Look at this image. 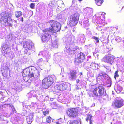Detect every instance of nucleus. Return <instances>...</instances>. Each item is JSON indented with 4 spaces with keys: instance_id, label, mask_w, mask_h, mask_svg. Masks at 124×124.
<instances>
[{
    "instance_id": "38",
    "label": "nucleus",
    "mask_w": 124,
    "mask_h": 124,
    "mask_svg": "<svg viewBox=\"0 0 124 124\" xmlns=\"http://www.w3.org/2000/svg\"><path fill=\"white\" fill-rule=\"evenodd\" d=\"M115 91L117 90L119 91V92H121L122 90V88L121 86L117 85L116 86V88H115Z\"/></svg>"
},
{
    "instance_id": "18",
    "label": "nucleus",
    "mask_w": 124,
    "mask_h": 124,
    "mask_svg": "<svg viewBox=\"0 0 124 124\" xmlns=\"http://www.w3.org/2000/svg\"><path fill=\"white\" fill-rule=\"evenodd\" d=\"M42 54L46 59L45 62H47L48 60L50 58V56L48 51H44L43 52H40L39 54V55Z\"/></svg>"
},
{
    "instance_id": "35",
    "label": "nucleus",
    "mask_w": 124,
    "mask_h": 124,
    "mask_svg": "<svg viewBox=\"0 0 124 124\" xmlns=\"http://www.w3.org/2000/svg\"><path fill=\"white\" fill-rule=\"evenodd\" d=\"M69 124H81V122L79 121H70Z\"/></svg>"
},
{
    "instance_id": "23",
    "label": "nucleus",
    "mask_w": 124,
    "mask_h": 124,
    "mask_svg": "<svg viewBox=\"0 0 124 124\" xmlns=\"http://www.w3.org/2000/svg\"><path fill=\"white\" fill-rule=\"evenodd\" d=\"M34 113L31 112L30 113L26 118L27 123L29 124H31L33 121V118L34 116Z\"/></svg>"
},
{
    "instance_id": "64",
    "label": "nucleus",
    "mask_w": 124,
    "mask_h": 124,
    "mask_svg": "<svg viewBox=\"0 0 124 124\" xmlns=\"http://www.w3.org/2000/svg\"><path fill=\"white\" fill-rule=\"evenodd\" d=\"M73 32H74V31H75V30H73V31H72Z\"/></svg>"
},
{
    "instance_id": "19",
    "label": "nucleus",
    "mask_w": 124,
    "mask_h": 124,
    "mask_svg": "<svg viewBox=\"0 0 124 124\" xmlns=\"http://www.w3.org/2000/svg\"><path fill=\"white\" fill-rule=\"evenodd\" d=\"M77 72L76 70H71L69 74V78L71 80H75L77 78Z\"/></svg>"
},
{
    "instance_id": "55",
    "label": "nucleus",
    "mask_w": 124,
    "mask_h": 124,
    "mask_svg": "<svg viewBox=\"0 0 124 124\" xmlns=\"http://www.w3.org/2000/svg\"><path fill=\"white\" fill-rule=\"evenodd\" d=\"M123 41L124 44V37L123 38Z\"/></svg>"
},
{
    "instance_id": "33",
    "label": "nucleus",
    "mask_w": 124,
    "mask_h": 124,
    "mask_svg": "<svg viewBox=\"0 0 124 124\" xmlns=\"http://www.w3.org/2000/svg\"><path fill=\"white\" fill-rule=\"evenodd\" d=\"M92 117V116L91 114L87 115V117L86 119V121H88V120H89L90 124H92V120H91Z\"/></svg>"
},
{
    "instance_id": "31",
    "label": "nucleus",
    "mask_w": 124,
    "mask_h": 124,
    "mask_svg": "<svg viewBox=\"0 0 124 124\" xmlns=\"http://www.w3.org/2000/svg\"><path fill=\"white\" fill-rule=\"evenodd\" d=\"M58 18L60 19V20L62 21H65L66 19V18L65 16H62L61 15H58V16H57Z\"/></svg>"
},
{
    "instance_id": "29",
    "label": "nucleus",
    "mask_w": 124,
    "mask_h": 124,
    "mask_svg": "<svg viewBox=\"0 0 124 124\" xmlns=\"http://www.w3.org/2000/svg\"><path fill=\"white\" fill-rule=\"evenodd\" d=\"M44 62H46L45 61L43 60L42 58H41L38 59L36 61V63L39 66H42Z\"/></svg>"
},
{
    "instance_id": "11",
    "label": "nucleus",
    "mask_w": 124,
    "mask_h": 124,
    "mask_svg": "<svg viewBox=\"0 0 124 124\" xmlns=\"http://www.w3.org/2000/svg\"><path fill=\"white\" fill-rule=\"evenodd\" d=\"M124 105V101L122 99L117 98L113 103L112 106L118 108H121Z\"/></svg>"
},
{
    "instance_id": "59",
    "label": "nucleus",
    "mask_w": 124,
    "mask_h": 124,
    "mask_svg": "<svg viewBox=\"0 0 124 124\" xmlns=\"http://www.w3.org/2000/svg\"><path fill=\"white\" fill-rule=\"evenodd\" d=\"M89 34H91V31H89Z\"/></svg>"
},
{
    "instance_id": "20",
    "label": "nucleus",
    "mask_w": 124,
    "mask_h": 124,
    "mask_svg": "<svg viewBox=\"0 0 124 124\" xmlns=\"http://www.w3.org/2000/svg\"><path fill=\"white\" fill-rule=\"evenodd\" d=\"M98 92L101 96H104L106 93L105 89L103 86L100 85L98 86Z\"/></svg>"
},
{
    "instance_id": "54",
    "label": "nucleus",
    "mask_w": 124,
    "mask_h": 124,
    "mask_svg": "<svg viewBox=\"0 0 124 124\" xmlns=\"http://www.w3.org/2000/svg\"><path fill=\"white\" fill-rule=\"evenodd\" d=\"M115 29L116 30H117L118 29V26H117L115 27Z\"/></svg>"
},
{
    "instance_id": "57",
    "label": "nucleus",
    "mask_w": 124,
    "mask_h": 124,
    "mask_svg": "<svg viewBox=\"0 0 124 124\" xmlns=\"http://www.w3.org/2000/svg\"><path fill=\"white\" fill-rule=\"evenodd\" d=\"M22 41H21L20 42H19V44H21L22 43Z\"/></svg>"
},
{
    "instance_id": "5",
    "label": "nucleus",
    "mask_w": 124,
    "mask_h": 124,
    "mask_svg": "<svg viewBox=\"0 0 124 124\" xmlns=\"http://www.w3.org/2000/svg\"><path fill=\"white\" fill-rule=\"evenodd\" d=\"M102 13L100 12L96 15L95 17H94L93 18V21L94 23L100 24V25H98V27L97 28L99 30H100L99 29L104 25V23L105 17L102 15Z\"/></svg>"
},
{
    "instance_id": "60",
    "label": "nucleus",
    "mask_w": 124,
    "mask_h": 124,
    "mask_svg": "<svg viewBox=\"0 0 124 124\" xmlns=\"http://www.w3.org/2000/svg\"><path fill=\"white\" fill-rule=\"evenodd\" d=\"M90 70L89 69V68H87V71H89V70Z\"/></svg>"
},
{
    "instance_id": "53",
    "label": "nucleus",
    "mask_w": 124,
    "mask_h": 124,
    "mask_svg": "<svg viewBox=\"0 0 124 124\" xmlns=\"http://www.w3.org/2000/svg\"><path fill=\"white\" fill-rule=\"evenodd\" d=\"M84 108H85V109H86V112H87V110H87V108L86 107H84Z\"/></svg>"
},
{
    "instance_id": "3",
    "label": "nucleus",
    "mask_w": 124,
    "mask_h": 124,
    "mask_svg": "<svg viewBox=\"0 0 124 124\" xmlns=\"http://www.w3.org/2000/svg\"><path fill=\"white\" fill-rule=\"evenodd\" d=\"M0 21L2 25L12 27L13 22L8 13L6 12L1 13L0 15Z\"/></svg>"
},
{
    "instance_id": "24",
    "label": "nucleus",
    "mask_w": 124,
    "mask_h": 124,
    "mask_svg": "<svg viewBox=\"0 0 124 124\" xmlns=\"http://www.w3.org/2000/svg\"><path fill=\"white\" fill-rule=\"evenodd\" d=\"M97 90V88H95L94 90L92 92V93L90 94L89 96L90 97H94V99H98V93L96 92V91Z\"/></svg>"
},
{
    "instance_id": "4",
    "label": "nucleus",
    "mask_w": 124,
    "mask_h": 124,
    "mask_svg": "<svg viewBox=\"0 0 124 124\" xmlns=\"http://www.w3.org/2000/svg\"><path fill=\"white\" fill-rule=\"evenodd\" d=\"M97 79L98 80H101L104 83L102 85H105L107 87H109L111 86V83L109 79V76L105 73L103 71L101 72L98 74Z\"/></svg>"
},
{
    "instance_id": "52",
    "label": "nucleus",
    "mask_w": 124,
    "mask_h": 124,
    "mask_svg": "<svg viewBox=\"0 0 124 124\" xmlns=\"http://www.w3.org/2000/svg\"><path fill=\"white\" fill-rule=\"evenodd\" d=\"M21 20L22 21V22H23V17H22L21 18Z\"/></svg>"
},
{
    "instance_id": "26",
    "label": "nucleus",
    "mask_w": 124,
    "mask_h": 124,
    "mask_svg": "<svg viewBox=\"0 0 124 124\" xmlns=\"http://www.w3.org/2000/svg\"><path fill=\"white\" fill-rule=\"evenodd\" d=\"M89 25L90 24L89 23L88 18L85 17L83 21V27L86 29H88V28H86L88 27Z\"/></svg>"
},
{
    "instance_id": "16",
    "label": "nucleus",
    "mask_w": 124,
    "mask_h": 124,
    "mask_svg": "<svg viewBox=\"0 0 124 124\" xmlns=\"http://www.w3.org/2000/svg\"><path fill=\"white\" fill-rule=\"evenodd\" d=\"M66 85L65 83H63L59 85H57L54 87L55 92L56 93L59 92H60L65 90L66 89Z\"/></svg>"
},
{
    "instance_id": "37",
    "label": "nucleus",
    "mask_w": 124,
    "mask_h": 124,
    "mask_svg": "<svg viewBox=\"0 0 124 124\" xmlns=\"http://www.w3.org/2000/svg\"><path fill=\"white\" fill-rule=\"evenodd\" d=\"M115 40L116 41L117 43H119L122 40V38L118 36H117L115 38Z\"/></svg>"
},
{
    "instance_id": "36",
    "label": "nucleus",
    "mask_w": 124,
    "mask_h": 124,
    "mask_svg": "<svg viewBox=\"0 0 124 124\" xmlns=\"http://www.w3.org/2000/svg\"><path fill=\"white\" fill-rule=\"evenodd\" d=\"M96 4L98 6H101L103 2V0H95Z\"/></svg>"
},
{
    "instance_id": "40",
    "label": "nucleus",
    "mask_w": 124,
    "mask_h": 124,
    "mask_svg": "<svg viewBox=\"0 0 124 124\" xmlns=\"http://www.w3.org/2000/svg\"><path fill=\"white\" fill-rule=\"evenodd\" d=\"M62 121H63V120L61 118H60L57 120L56 121V123L58 124H61V123L62 122Z\"/></svg>"
},
{
    "instance_id": "21",
    "label": "nucleus",
    "mask_w": 124,
    "mask_h": 124,
    "mask_svg": "<svg viewBox=\"0 0 124 124\" xmlns=\"http://www.w3.org/2000/svg\"><path fill=\"white\" fill-rule=\"evenodd\" d=\"M31 93L33 97H36L37 100H39L41 96V95L39 93L38 91H35L32 90L31 91Z\"/></svg>"
},
{
    "instance_id": "27",
    "label": "nucleus",
    "mask_w": 124,
    "mask_h": 124,
    "mask_svg": "<svg viewBox=\"0 0 124 124\" xmlns=\"http://www.w3.org/2000/svg\"><path fill=\"white\" fill-rule=\"evenodd\" d=\"M98 64L95 62H92L90 66V68L93 70H96L98 69Z\"/></svg>"
},
{
    "instance_id": "8",
    "label": "nucleus",
    "mask_w": 124,
    "mask_h": 124,
    "mask_svg": "<svg viewBox=\"0 0 124 124\" xmlns=\"http://www.w3.org/2000/svg\"><path fill=\"white\" fill-rule=\"evenodd\" d=\"M79 14L77 12L72 14L69 19L68 25L72 27L76 25L79 20Z\"/></svg>"
},
{
    "instance_id": "10",
    "label": "nucleus",
    "mask_w": 124,
    "mask_h": 124,
    "mask_svg": "<svg viewBox=\"0 0 124 124\" xmlns=\"http://www.w3.org/2000/svg\"><path fill=\"white\" fill-rule=\"evenodd\" d=\"M115 57L111 54H108L105 55L102 59V61L112 64L114 62Z\"/></svg>"
},
{
    "instance_id": "43",
    "label": "nucleus",
    "mask_w": 124,
    "mask_h": 124,
    "mask_svg": "<svg viewBox=\"0 0 124 124\" xmlns=\"http://www.w3.org/2000/svg\"><path fill=\"white\" fill-rule=\"evenodd\" d=\"M4 93L5 94H6L7 93V92L6 90H3L0 91V94L2 95H4Z\"/></svg>"
},
{
    "instance_id": "6",
    "label": "nucleus",
    "mask_w": 124,
    "mask_h": 124,
    "mask_svg": "<svg viewBox=\"0 0 124 124\" xmlns=\"http://www.w3.org/2000/svg\"><path fill=\"white\" fill-rule=\"evenodd\" d=\"M56 79L55 76L54 75L46 78L42 81L43 87L45 89H47L56 80Z\"/></svg>"
},
{
    "instance_id": "13",
    "label": "nucleus",
    "mask_w": 124,
    "mask_h": 124,
    "mask_svg": "<svg viewBox=\"0 0 124 124\" xmlns=\"http://www.w3.org/2000/svg\"><path fill=\"white\" fill-rule=\"evenodd\" d=\"M85 58V55L83 53L81 52L79 53L76 56L75 62L77 63L83 62Z\"/></svg>"
},
{
    "instance_id": "50",
    "label": "nucleus",
    "mask_w": 124,
    "mask_h": 124,
    "mask_svg": "<svg viewBox=\"0 0 124 124\" xmlns=\"http://www.w3.org/2000/svg\"><path fill=\"white\" fill-rule=\"evenodd\" d=\"M79 80L78 79H77L76 80V82L77 83H78L79 82Z\"/></svg>"
},
{
    "instance_id": "14",
    "label": "nucleus",
    "mask_w": 124,
    "mask_h": 124,
    "mask_svg": "<svg viewBox=\"0 0 124 124\" xmlns=\"http://www.w3.org/2000/svg\"><path fill=\"white\" fill-rule=\"evenodd\" d=\"M77 110L76 108H70L68 109L67 112L68 115L71 117H75L77 115Z\"/></svg>"
},
{
    "instance_id": "39",
    "label": "nucleus",
    "mask_w": 124,
    "mask_h": 124,
    "mask_svg": "<svg viewBox=\"0 0 124 124\" xmlns=\"http://www.w3.org/2000/svg\"><path fill=\"white\" fill-rule=\"evenodd\" d=\"M52 119V118L49 116H48L46 119V121L48 123H50L51 122V121Z\"/></svg>"
},
{
    "instance_id": "61",
    "label": "nucleus",
    "mask_w": 124,
    "mask_h": 124,
    "mask_svg": "<svg viewBox=\"0 0 124 124\" xmlns=\"http://www.w3.org/2000/svg\"><path fill=\"white\" fill-rule=\"evenodd\" d=\"M39 124H45L44 123H40Z\"/></svg>"
},
{
    "instance_id": "49",
    "label": "nucleus",
    "mask_w": 124,
    "mask_h": 124,
    "mask_svg": "<svg viewBox=\"0 0 124 124\" xmlns=\"http://www.w3.org/2000/svg\"><path fill=\"white\" fill-rule=\"evenodd\" d=\"M121 65H124V60L123 61H122L121 62Z\"/></svg>"
},
{
    "instance_id": "47",
    "label": "nucleus",
    "mask_w": 124,
    "mask_h": 124,
    "mask_svg": "<svg viewBox=\"0 0 124 124\" xmlns=\"http://www.w3.org/2000/svg\"><path fill=\"white\" fill-rule=\"evenodd\" d=\"M118 47L120 48H122V47H123V49L124 50V44L123 45V46L122 44L121 45H119L118 46Z\"/></svg>"
},
{
    "instance_id": "41",
    "label": "nucleus",
    "mask_w": 124,
    "mask_h": 124,
    "mask_svg": "<svg viewBox=\"0 0 124 124\" xmlns=\"http://www.w3.org/2000/svg\"><path fill=\"white\" fill-rule=\"evenodd\" d=\"M51 106L52 108H55L54 107H56V102H53L51 104Z\"/></svg>"
},
{
    "instance_id": "44",
    "label": "nucleus",
    "mask_w": 124,
    "mask_h": 124,
    "mask_svg": "<svg viewBox=\"0 0 124 124\" xmlns=\"http://www.w3.org/2000/svg\"><path fill=\"white\" fill-rule=\"evenodd\" d=\"M92 38L95 39L97 43H98L99 42V39L98 38L95 36H93L92 37Z\"/></svg>"
},
{
    "instance_id": "1",
    "label": "nucleus",
    "mask_w": 124,
    "mask_h": 124,
    "mask_svg": "<svg viewBox=\"0 0 124 124\" xmlns=\"http://www.w3.org/2000/svg\"><path fill=\"white\" fill-rule=\"evenodd\" d=\"M22 75L23 77L27 76L32 78V81L39 79V74L38 70L34 67H28L23 71Z\"/></svg>"
},
{
    "instance_id": "25",
    "label": "nucleus",
    "mask_w": 124,
    "mask_h": 124,
    "mask_svg": "<svg viewBox=\"0 0 124 124\" xmlns=\"http://www.w3.org/2000/svg\"><path fill=\"white\" fill-rule=\"evenodd\" d=\"M78 40L82 43H84L85 40V36L83 34H80L78 35L77 37Z\"/></svg>"
},
{
    "instance_id": "34",
    "label": "nucleus",
    "mask_w": 124,
    "mask_h": 124,
    "mask_svg": "<svg viewBox=\"0 0 124 124\" xmlns=\"http://www.w3.org/2000/svg\"><path fill=\"white\" fill-rule=\"evenodd\" d=\"M15 15L16 17L18 18L22 15V13L19 11H16L15 12Z\"/></svg>"
},
{
    "instance_id": "63",
    "label": "nucleus",
    "mask_w": 124,
    "mask_h": 124,
    "mask_svg": "<svg viewBox=\"0 0 124 124\" xmlns=\"http://www.w3.org/2000/svg\"><path fill=\"white\" fill-rule=\"evenodd\" d=\"M103 99L104 100H106V99L105 98H103Z\"/></svg>"
},
{
    "instance_id": "32",
    "label": "nucleus",
    "mask_w": 124,
    "mask_h": 124,
    "mask_svg": "<svg viewBox=\"0 0 124 124\" xmlns=\"http://www.w3.org/2000/svg\"><path fill=\"white\" fill-rule=\"evenodd\" d=\"M16 120L19 124H22L23 123V119L20 117H17Z\"/></svg>"
},
{
    "instance_id": "2",
    "label": "nucleus",
    "mask_w": 124,
    "mask_h": 124,
    "mask_svg": "<svg viewBox=\"0 0 124 124\" xmlns=\"http://www.w3.org/2000/svg\"><path fill=\"white\" fill-rule=\"evenodd\" d=\"M74 37L73 36H70L69 37L67 36L63 39L64 43L66 44L65 46L66 51L69 54H74L77 49V48L75 46L71 44L74 43Z\"/></svg>"
},
{
    "instance_id": "17",
    "label": "nucleus",
    "mask_w": 124,
    "mask_h": 124,
    "mask_svg": "<svg viewBox=\"0 0 124 124\" xmlns=\"http://www.w3.org/2000/svg\"><path fill=\"white\" fill-rule=\"evenodd\" d=\"M23 47L28 50H31L33 45L32 41L30 40H28L24 42L23 43Z\"/></svg>"
},
{
    "instance_id": "46",
    "label": "nucleus",
    "mask_w": 124,
    "mask_h": 124,
    "mask_svg": "<svg viewBox=\"0 0 124 124\" xmlns=\"http://www.w3.org/2000/svg\"><path fill=\"white\" fill-rule=\"evenodd\" d=\"M30 7L32 9H34L35 8V5L34 3H31L30 5Z\"/></svg>"
},
{
    "instance_id": "15",
    "label": "nucleus",
    "mask_w": 124,
    "mask_h": 124,
    "mask_svg": "<svg viewBox=\"0 0 124 124\" xmlns=\"http://www.w3.org/2000/svg\"><path fill=\"white\" fill-rule=\"evenodd\" d=\"M83 13L84 16L89 18L92 16L93 9L90 8H86L84 9Z\"/></svg>"
},
{
    "instance_id": "28",
    "label": "nucleus",
    "mask_w": 124,
    "mask_h": 124,
    "mask_svg": "<svg viewBox=\"0 0 124 124\" xmlns=\"http://www.w3.org/2000/svg\"><path fill=\"white\" fill-rule=\"evenodd\" d=\"M6 31L5 30V28L4 27H0V36H4L6 35Z\"/></svg>"
},
{
    "instance_id": "9",
    "label": "nucleus",
    "mask_w": 124,
    "mask_h": 124,
    "mask_svg": "<svg viewBox=\"0 0 124 124\" xmlns=\"http://www.w3.org/2000/svg\"><path fill=\"white\" fill-rule=\"evenodd\" d=\"M10 49L7 44H4L1 47V52L4 55L11 57L12 52H10Z\"/></svg>"
},
{
    "instance_id": "56",
    "label": "nucleus",
    "mask_w": 124,
    "mask_h": 124,
    "mask_svg": "<svg viewBox=\"0 0 124 124\" xmlns=\"http://www.w3.org/2000/svg\"><path fill=\"white\" fill-rule=\"evenodd\" d=\"M13 22L15 23H16V20H14Z\"/></svg>"
},
{
    "instance_id": "45",
    "label": "nucleus",
    "mask_w": 124,
    "mask_h": 124,
    "mask_svg": "<svg viewBox=\"0 0 124 124\" xmlns=\"http://www.w3.org/2000/svg\"><path fill=\"white\" fill-rule=\"evenodd\" d=\"M26 96H27L28 98H31L32 97V95L31 94V91L27 94Z\"/></svg>"
},
{
    "instance_id": "22",
    "label": "nucleus",
    "mask_w": 124,
    "mask_h": 124,
    "mask_svg": "<svg viewBox=\"0 0 124 124\" xmlns=\"http://www.w3.org/2000/svg\"><path fill=\"white\" fill-rule=\"evenodd\" d=\"M59 53H55L54 54V56L53 58V60L55 61V62L57 63H59L60 62V61L62 60L61 59V56L60 55H59Z\"/></svg>"
},
{
    "instance_id": "30",
    "label": "nucleus",
    "mask_w": 124,
    "mask_h": 124,
    "mask_svg": "<svg viewBox=\"0 0 124 124\" xmlns=\"http://www.w3.org/2000/svg\"><path fill=\"white\" fill-rule=\"evenodd\" d=\"M58 42L57 40H55L52 43V47L56 48L57 47Z\"/></svg>"
},
{
    "instance_id": "51",
    "label": "nucleus",
    "mask_w": 124,
    "mask_h": 124,
    "mask_svg": "<svg viewBox=\"0 0 124 124\" xmlns=\"http://www.w3.org/2000/svg\"><path fill=\"white\" fill-rule=\"evenodd\" d=\"M54 98H51L50 99V100L51 101H53Z\"/></svg>"
},
{
    "instance_id": "42",
    "label": "nucleus",
    "mask_w": 124,
    "mask_h": 124,
    "mask_svg": "<svg viewBox=\"0 0 124 124\" xmlns=\"http://www.w3.org/2000/svg\"><path fill=\"white\" fill-rule=\"evenodd\" d=\"M119 75L118 74V71H116L115 72L114 74V78L115 79H116V78H118L119 77Z\"/></svg>"
},
{
    "instance_id": "48",
    "label": "nucleus",
    "mask_w": 124,
    "mask_h": 124,
    "mask_svg": "<svg viewBox=\"0 0 124 124\" xmlns=\"http://www.w3.org/2000/svg\"><path fill=\"white\" fill-rule=\"evenodd\" d=\"M104 67L105 68H106L107 70H108L109 68V67L107 66L104 65Z\"/></svg>"
},
{
    "instance_id": "7",
    "label": "nucleus",
    "mask_w": 124,
    "mask_h": 124,
    "mask_svg": "<svg viewBox=\"0 0 124 124\" xmlns=\"http://www.w3.org/2000/svg\"><path fill=\"white\" fill-rule=\"evenodd\" d=\"M50 23L51 25L50 28V32L52 34L60 31L61 29V25L57 22L53 20H51Z\"/></svg>"
},
{
    "instance_id": "12",
    "label": "nucleus",
    "mask_w": 124,
    "mask_h": 124,
    "mask_svg": "<svg viewBox=\"0 0 124 124\" xmlns=\"http://www.w3.org/2000/svg\"><path fill=\"white\" fill-rule=\"evenodd\" d=\"M50 31H46L44 32L42 36L41 40L43 43H47L50 42V35L49 33Z\"/></svg>"
},
{
    "instance_id": "62",
    "label": "nucleus",
    "mask_w": 124,
    "mask_h": 124,
    "mask_svg": "<svg viewBox=\"0 0 124 124\" xmlns=\"http://www.w3.org/2000/svg\"><path fill=\"white\" fill-rule=\"evenodd\" d=\"M4 5H5V6H6V4H4ZM6 5H7V4H6Z\"/></svg>"
},
{
    "instance_id": "58",
    "label": "nucleus",
    "mask_w": 124,
    "mask_h": 124,
    "mask_svg": "<svg viewBox=\"0 0 124 124\" xmlns=\"http://www.w3.org/2000/svg\"><path fill=\"white\" fill-rule=\"evenodd\" d=\"M82 73H80V75H82Z\"/></svg>"
}]
</instances>
